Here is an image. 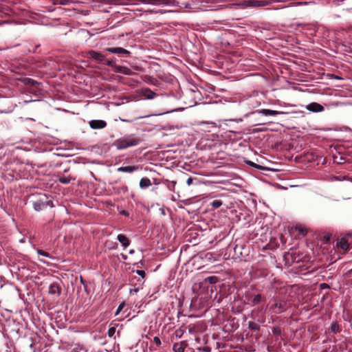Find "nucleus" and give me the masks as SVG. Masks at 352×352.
<instances>
[{"label":"nucleus","instance_id":"nucleus-1","mask_svg":"<svg viewBox=\"0 0 352 352\" xmlns=\"http://www.w3.org/2000/svg\"><path fill=\"white\" fill-rule=\"evenodd\" d=\"M141 139L135 134L125 135L118 138L114 142V145L118 150H123L131 146H135L141 142Z\"/></svg>","mask_w":352,"mask_h":352},{"label":"nucleus","instance_id":"nucleus-2","mask_svg":"<svg viewBox=\"0 0 352 352\" xmlns=\"http://www.w3.org/2000/svg\"><path fill=\"white\" fill-rule=\"evenodd\" d=\"M272 305L269 309L274 314H279L285 311L287 309V302L285 300L278 299L277 297H273L271 300Z\"/></svg>","mask_w":352,"mask_h":352},{"label":"nucleus","instance_id":"nucleus-3","mask_svg":"<svg viewBox=\"0 0 352 352\" xmlns=\"http://www.w3.org/2000/svg\"><path fill=\"white\" fill-rule=\"evenodd\" d=\"M250 248L243 243H236L234 247V254L236 258L242 259L249 255Z\"/></svg>","mask_w":352,"mask_h":352},{"label":"nucleus","instance_id":"nucleus-4","mask_svg":"<svg viewBox=\"0 0 352 352\" xmlns=\"http://www.w3.org/2000/svg\"><path fill=\"white\" fill-rule=\"evenodd\" d=\"M132 4H138L142 3L152 6H172L175 0H129Z\"/></svg>","mask_w":352,"mask_h":352},{"label":"nucleus","instance_id":"nucleus-5","mask_svg":"<svg viewBox=\"0 0 352 352\" xmlns=\"http://www.w3.org/2000/svg\"><path fill=\"white\" fill-rule=\"evenodd\" d=\"M50 203L52 204V201L50 200H47V197L46 196V195L43 194L39 196L38 199L33 201V207L35 210L41 211L46 208L47 206L50 204Z\"/></svg>","mask_w":352,"mask_h":352},{"label":"nucleus","instance_id":"nucleus-6","mask_svg":"<svg viewBox=\"0 0 352 352\" xmlns=\"http://www.w3.org/2000/svg\"><path fill=\"white\" fill-rule=\"evenodd\" d=\"M284 258L286 262H289L291 260L292 263H300L302 261V255L297 252H286L284 255Z\"/></svg>","mask_w":352,"mask_h":352},{"label":"nucleus","instance_id":"nucleus-7","mask_svg":"<svg viewBox=\"0 0 352 352\" xmlns=\"http://www.w3.org/2000/svg\"><path fill=\"white\" fill-rule=\"evenodd\" d=\"M245 298L252 306L258 305L264 300L263 296L260 294L253 295L248 293L245 294Z\"/></svg>","mask_w":352,"mask_h":352},{"label":"nucleus","instance_id":"nucleus-8","mask_svg":"<svg viewBox=\"0 0 352 352\" xmlns=\"http://www.w3.org/2000/svg\"><path fill=\"white\" fill-rule=\"evenodd\" d=\"M87 54L90 58L97 60L99 63H105L106 55L94 50L89 51Z\"/></svg>","mask_w":352,"mask_h":352},{"label":"nucleus","instance_id":"nucleus-9","mask_svg":"<svg viewBox=\"0 0 352 352\" xmlns=\"http://www.w3.org/2000/svg\"><path fill=\"white\" fill-rule=\"evenodd\" d=\"M89 125L93 129H102L106 127L107 122L102 120H92L89 122Z\"/></svg>","mask_w":352,"mask_h":352},{"label":"nucleus","instance_id":"nucleus-10","mask_svg":"<svg viewBox=\"0 0 352 352\" xmlns=\"http://www.w3.org/2000/svg\"><path fill=\"white\" fill-rule=\"evenodd\" d=\"M139 94L141 96H143L148 100L153 99L157 96V94L155 92L153 91L151 89L147 87L141 89Z\"/></svg>","mask_w":352,"mask_h":352},{"label":"nucleus","instance_id":"nucleus-11","mask_svg":"<svg viewBox=\"0 0 352 352\" xmlns=\"http://www.w3.org/2000/svg\"><path fill=\"white\" fill-rule=\"evenodd\" d=\"M107 52L113 53V54H117L120 55L121 56H124V55H129L131 54V52L122 47H108L104 50Z\"/></svg>","mask_w":352,"mask_h":352},{"label":"nucleus","instance_id":"nucleus-12","mask_svg":"<svg viewBox=\"0 0 352 352\" xmlns=\"http://www.w3.org/2000/svg\"><path fill=\"white\" fill-rule=\"evenodd\" d=\"M306 109L308 111L314 112V113L321 112L324 110V107L322 105H321L320 104H319L318 102H311L310 104H307L306 106Z\"/></svg>","mask_w":352,"mask_h":352},{"label":"nucleus","instance_id":"nucleus-13","mask_svg":"<svg viewBox=\"0 0 352 352\" xmlns=\"http://www.w3.org/2000/svg\"><path fill=\"white\" fill-rule=\"evenodd\" d=\"M48 293L52 295L60 296L61 288L57 283H53L49 286Z\"/></svg>","mask_w":352,"mask_h":352},{"label":"nucleus","instance_id":"nucleus-14","mask_svg":"<svg viewBox=\"0 0 352 352\" xmlns=\"http://www.w3.org/2000/svg\"><path fill=\"white\" fill-rule=\"evenodd\" d=\"M259 113H261L264 116H277V115H282V114H287V112L285 111H275V110H271V109H263L258 111Z\"/></svg>","mask_w":352,"mask_h":352},{"label":"nucleus","instance_id":"nucleus-15","mask_svg":"<svg viewBox=\"0 0 352 352\" xmlns=\"http://www.w3.org/2000/svg\"><path fill=\"white\" fill-rule=\"evenodd\" d=\"M336 244L338 248L344 251H347L349 249V242L344 237L338 239Z\"/></svg>","mask_w":352,"mask_h":352},{"label":"nucleus","instance_id":"nucleus-16","mask_svg":"<svg viewBox=\"0 0 352 352\" xmlns=\"http://www.w3.org/2000/svg\"><path fill=\"white\" fill-rule=\"evenodd\" d=\"M117 239L122 244L124 249L126 248L130 244L129 239L124 234H119L117 236Z\"/></svg>","mask_w":352,"mask_h":352},{"label":"nucleus","instance_id":"nucleus-17","mask_svg":"<svg viewBox=\"0 0 352 352\" xmlns=\"http://www.w3.org/2000/svg\"><path fill=\"white\" fill-rule=\"evenodd\" d=\"M264 322V320H258V322L254 321H249L248 322V328L254 331H258L260 330V324H258Z\"/></svg>","mask_w":352,"mask_h":352},{"label":"nucleus","instance_id":"nucleus-18","mask_svg":"<svg viewBox=\"0 0 352 352\" xmlns=\"http://www.w3.org/2000/svg\"><path fill=\"white\" fill-rule=\"evenodd\" d=\"M139 169L138 166H120L118 168V172L123 173H133Z\"/></svg>","mask_w":352,"mask_h":352},{"label":"nucleus","instance_id":"nucleus-19","mask_svg":"<svg viewBox=\"0 0 352 352\" xmlns=\"http://www.w3.org/2000/svg\"><path fill=\"white\" fill-rule=\"evenodd\" d=\"M143 80L151 85L157 86L160 84L159 80L156 78L148 75L144 76Z\"/></svg>","mask_w":352,"mask_h":352},{"label":"nucleus","instance_id":"nucleus-20","mask_svg":"<svg viewBox=\"0 0 352 352\" xmlns=\"http://www.w3.org/2000/svg\"><path fill=\"white\" fill-rule=\"evenodd\" d=\"M151 185V181L148 177H142L140 181V188L142 189H146Z\"/></svg>","mask_w":352,"mask_h":352},{"label":"nucleus","instance_id":"nucleus-21","mask_svg":"<svg viewBox=\"0 0 352 352\" xmlns=\"http://www.w3.org/2000/svg\"><path fill=\"white\" fill-rule=\"evenodd\" d=\"M72 179H74V178L70 175H60L58 176V181L61 184H69Z\"/></svg>","mask_w":352,"mask_h":352},{"label":"nucleus","instance_id":"nucleus-22","mask_svg":"<svg viewBox=\"0 0 352 352\" xmlns=\"http://www.w3.org/2000/svg\"><path fill=\"white\" fill-rule=\"evenodd\" d=\"M219 281V278L216 276H210L204 279L203 283L215 284Z\"/></svg>","mask_w":352,"mask_h":352},{"label":"nucleus","instance_id":"nucleus-23","mask_svg":"<svg viewBox=\"0 0 352 352\" xmlns=\"http://www.w3.org/2000/svg\"><path fill=\"white\" fill-rule=\"evenodd\" d=\"M20 80L25 85H35L37 82L30 78H23Z\"/></svg>","mask_w":352,"mask_h":352},{"label":"nucleus","instance_id":"nucleus-24","mask_svg":"<svg viewBox=\"0 0 352 352\" xmlns=\"http://www.w3.org/2000/svg\"><path fill=\"white\" fill-rule=\"evenodd\" d=\"M174 352H184V348L182 343H175L173 346Z\"/></svg>","mask_w":352,"mask_h":352},{"label":"nucleus","instance_id":"nucleus-25","mask_svg":"<svg viewBox=\"0 0 352 352\" xmlns=\"http://www.w3.org/2000/svg\"><path fill=\"white\" fill-rule=\"evenodd\" d=\"M153 342L155 344V346H151V348H153L155 350H157L162 344L161 340L158 336H155L153 339Z\"/></svg>","mask_w":352,"mask_h":352},{"label":"nucleus","instance_id":"nucleus-26","mask_svg":"<svg viewBox=\"0 0 352 352\" xmlns=\"http://www.w3.org/2000/svg\"><path fill=\"white\" fill-rule=\"evenodd\" d=\"M330 329L331 332L333 333H337L340 332V326L337 322H333L331 325Z\"/></svg>","mask_w":352,"mask_h":352},{"label":"nucleus","instance_id":"nucleus-27","mask_svg":"<svg viewBox=\"0 0 352 352\" xmlns=\"http://www.w3.org/2000/svg\"><path fill=\"white\" fill-rule=\"evenodd\" d=\"M296 230H297L299 232V234H300L302 236H306L307 234V228L302 226H296Z\"/></svg>","mask_w":352,"mask_h":352},{"label":"nucleus","instance_id":"nucleus-28","mask_svg":"<svg viewBox=\"0 0 352 352\" xmlns=\"http://www.w3.org/2000/svg\"><path fill=\"white\" fill-rule=\"evenodd\" d=\"M272 332L274 336H280L282 334V330L280 327H274L272 329Z\"/></svg>","mask_w":352,"mask_h":352},{"label":"nucleus","instance_id":"nucleus-29","mask_svg":"<svg viewBox=\"0 0 352 352\" xmlns=\"http://www.w3.org/2000/svg\"><path fill=\"white\" fill-rule=\"evenodd\" d=\"M223 202L220 199H214L210 203V206H212L214 208H218L221 206Z\"/></svg>","mask_w":352,"mask_h":352},{"label":"nucleus","instance_id":"nucleus-30","mask_svg":"<svg viewBox=\"0 0 352 352\" xmlns=\"http://www.w3.org/2000/svg\"><path fill=\"white\" fill-rule=\"evenodd\" d=\"M331 239V234L329 233L324 234L322 237V241L324 243H328Z\"/></svg>","mask_w":352,"mask_h":352},{"label":"nucleus","instance_id":"nucleus-31","mask_svg":"<svg viewBox=\"0 0 352 352\" xmlns=\"http://www.w3.org/2000/svg\"><path fill=\"white\" fill-rule=\"evenodd\" d=\"M245 3L250 6H260V1L256 0H248L245 1Z\"/></svg>","mask_w":352,"mask_h":352},{"label":"nucleus","instance_id":"nucleus-32","mask_svg":"<svg viewBox=\"0 0 352 352\" xmlns=\"http://www.w3.org/2000/svg\"><path fill=\"white\" fill-rule=\"evenodd\" d=\"M311 2H307V1H298V2H294L290 3V6H302L308 5L309 3H311Z\"/></svg>","mask_w":352,"mask_h":352},{"label":"nucleus","instance_id":"nucleus-33","mask_svg":"<svg viewBox=\"0 0 352 352\" xmlns=\"http://www.w3.org/2000/svg\"><path fill=\"white\" fill-rule=\"evenodd\" d=\"M36 252L39 255L43 256L45 257L50 258H52V256L48 252H47L43 250L38 249L36 250Z\"/></svg>","mask_w":352,"mask_h":352},{"label":"nucleus","instance_id":"nucleus-34","mask_svg":"<svg viewBox=\"0 0 352 352\" xmlns=\"http://www.w3.org/2000/svg\"><path fill=\"white\" fill-rule=\"evenodd\" d=\"M104 64L107 65L109 67H113V68L116 65V61L114 60H107V58H106L105 63H104Z\"/></svg>","mask_w":352,"mask_h":352},{"label":"nucleus","instance_id":"nucleus-35","mask_svg":"<svg viewBox=\"0 0 352 352\" xmlns=\"http://www.w3.org/2000/svg\"><path fill=\"white\" fill-rule=\"evenodd\" d=\"M246 162L248 164L250 165L251 166L255 167L257 169L263 170V167L261 165L256 164L251 161H247Z\"/></svg>","mask_w":352,"mask_h":352},{"label":"nucleus","instance_id":"nucleus-36","mask_svg":"<svg viewBox=\"0 0 352 352\" xmlns=\"http://www.w3.org/2000/svg\"><path fill=\"white\" fill-rule=\"evenodd\" d=\"M70 2V0H56L55 4L60 5H68Z\"/></svg>","mask_w":352,"mask_h":352},{"label":"nucleus","instance_id":"nucleus-37","mask_svg":"<svg viewBox=\"0 0 352 352\" xmlns=\"http://www.w3.org/2000/svg\"><path fill=\"white\" fill-rule=\"evenodd\" d=\"M125 306V302H122L119 305L118 307L117 308V310L115 313L116 315H118L122 310V309Z\"/></svg>","mask_w":352,"mask_h":352},{"label":"nucleus","instance_id":"nucleus-38","mask_svg":"<svg viewBox=\"0 0 352 352\" xmlns=\"http://www.w3.org/2000/svg\"><path fill=\"white\" fill-rule=\"evenodd\" d=\"M116 333V328L115 327H110L109 329H108V336L109 337H113L114 336Z\"/></svg>","mask_w":352,"mask_h":352},{"label":"nucleus","instance_id":"nucleus-39","mask_svg":"<svg viewBox=\"0 0 352 352\" xmlns=\"http://www.w3.org/2000/svg\"><path fill=\"white\" fill-rule=\"evenodd\" d=\"M122 74L125 75H131L132 74V72L129 68L124 67Z\"/></svg>","mask_w":352,"mask_h":352},{"label":"nucleus","instance_id":"nucleus-40","mask_svg":"<svg viewBox=\"0 0 352 352\" xmlns=\"http://www.w3.org/2000/svg\"><path fill=\"white\" fill-rule=\"evenodd\" d=\"M183 333H184V330L182 329L181 328H179L175 331V335L177 337H179V338L182 337Z\"/></svg>","mask_w":352,"mask_h":352},{"label":"nucleus","instance_id":"nucleus-41","mask_svg":"<svg viewBox=\"0 0 352 352\" xmlns=\"http://www.w3.org/2000/svg\"><path fill=\"white\" fill-rule=\"evenodd\" d=\"M136 273L143 278L146 276V272L144 270H137Z\"/></svg>","mask_w":352,"mask_h":352},{"label":"nucleus","instance_id":"nucleus-42","mask_svg":"<svg viewBox=\"0 0 352 352\" xmlns=\"http://www.w3.org/2000/svg\"><path fill=\"white\" fill-rule=\"evenodd\" d=\"M205 258L209 261L214 260L213 254L211 252H208L205 254Z\"/></svg>","mask_w":352,"mask_h":352},{"label":"nucleus","instance_id":"nucleus-43","mask_svg":"<svg viewBox=\"0 0 352 352\" xmlns=\"http://www.w3.org/2000/svg\"><path fill=\"white\" fill-rule=\"evenodd\" d=\"M114 68H115L116 72L122 73L124 66H120V65H116Z\"/></svg>","mask_w":352,"mask_h":352},{"label":"nucleus","instance_id":"nucleus-44","mask_svg":"<svg viewBox=\"0 0 352 352\" xmlns=\"http://www.w3.org/2000/svg\"><path fill=\"white\" fill-rule=\"evenodd\" d=\"M330 287L329 285L327 284V283H321L320 285V288L321 289H329Z\"/></svg>","mask_w":352,"mask_h":352},{"label":"nucleus","instance_id":"nucleus-45","mask_svg":"<svg viewBox=\"0 0 352 352\" xmlns=\"http://www.w3.org/2000/svg\"><path fill=\"white\" fill-rule=\"evenodd\" d=\"M193 180H194V179H193V178H192V177H188V179H187V181H186V184H187L188 186H190V185H191V184H192Z\"/></svg>","mask_w":352,"mask_h":352},{"label":"nucleus","instance_id":"nucleus-46","mask_svg":"<svg viewBox=\"0 0 352 352\" xmlns=\"http://www.w3.org/2000/svg\"><path fill=\"white\" fill-rule=\"evenodd\" d=\"M331 78H334V79H342L340 77H339L338 76H337L336 74H331Z\"/></svg>","mask_w":352,"mask_h":352},{"label":"nucleus","instance_id":"nucleus-47","mask_svg":"<svg viewBox=\"0 0 352 352\" xmlns=\"http://www.w3.org/2000/svg\"><path fill=\"white\" fill-rule=\"evenodd\" d=\"M134 265H136L138 267H141L143 265V262L142 261H141L138 263H135Z\"/></svg>","mask_w":352,"mask_h":352},{"label":"nucleus","instance_id":"nucleus-48","mask_svg":"<svg viewBox=\"0 0 352 352\" xmlns=\"http://www.w3.org/2000/svg\"><path fill=\"white\" fill-rule=\"evenodd\" d=\"M120 214L124 215V216H129V212L124 210H122L120 212Z\"/></svg>","mask_w":352,"mask_h":352},{"label":"nucleus","instance_id":"nucleus-49","mask_svg":"<svg viewBox=\"0 0 352 352\" xmlns=\"http://www.w3.org/2000/svg\"><path fill=\"white\" fill-rule=\"evenodd\" d=\"M153 183H154L155 184H156V185H157V184H160V182H158L157 179H156V178H154V179H153Z\"/></svg>","mask_w":352,"mask_h":352},{"label":"nucleus","instance_id":"nucleus-50","mask_svg":"<svg viewBox=\"0 0 352 352\" xmlns=\"http://www.w3.org/2000/svg\"><path fill=\"white\" fill-rule=\"evenodd\" d=\"M122 122H130L131 121L129 120H126V119H122L121 120Z\"/></svg>","mask_w":352,"mask_h":352},{"label":"nucleus","instance_id":"nucleus-51","mask_svg":"<svg viewBox=\"0 0 352 352\" xmlns=\"http://www.w3.org/2000/svg\"><path fill=\"white\" fill-rule=\"evenodd\" d=\"M122 257L123 259H126L127 258V256L125 255V254H122Z\"/></svg>","mask_w":352,"mask_h":352},{"label":"nucleus","instance_id":"nucleus-52","mask_svg":"<svg viewBox=\"0 0 352 352\" xmlns=\"http://www.w3.org/2000/svg\"><path fill=\"white\" fill-rule=\"evenodd\" d=\"M322 352H328V349H324Z\"/></svg>","mask_w":352,"mask_h":352},{"label":"nucleus","instance_id":"nucleus-53","mask_svg":"<svg viewBox=\"0 0 352 352\" xmlns=\"http://www.w3.org/2000/svg\"><path fill=\"white\" fill-rule=\"evenodd\" d=\"M80 282H81L82 283H84V281H83V279H82V277L80 278Z\"/></svg>","mask_w":352,"mask_h":352},{"label":"nucleus","instance_id":"nucleus-54","mask_svg":"<svg viewBox=\"0 0 352 352\" xmlns=\"http://www.w3.org/2000/svg\"><path fill=\"white\" fill-rule=\"evenodd\" d=\"M134 251L133 250H130L129 253L131 254L133 253Z\"/></svg>","mask_w":352,"mask_h":352},{"label":"nucleus","instance_id":"nucleus-55","mask_svg":"<svg viewBox=\"0 0 352 352\" xmlns=\"http://www.w3.org/2000/svg\"><path fill=\"white\" fill-rule=\"evenodd\" d=\"M338 164H342V162H336Z\"/></svg>","mask_w":352,"mask_h":352},{"label":"nucleus","instance_id":"nucleus-56","mask_svg":"<svg viewBox=\"0 0 352 352\" xmlns=\"http://www.w3.org/2000/svg\"><path fill=\"white\" fill-rule=\"evenodd\" d=\"M336 157H334V158H333V161H334V162H336Z\"/></svg>","mask_w":352,"mask_h":352}]
</instances>
